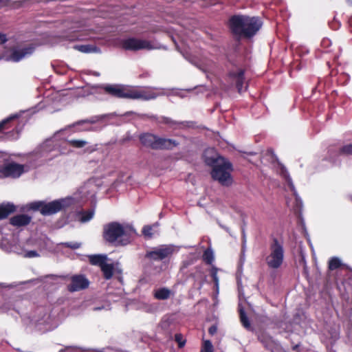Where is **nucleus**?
<instances>
[{
  "label": "nucleus",
  "instance_id": "1",
  "mask_svg": "<svg viewBox=\"0 0 352 352\" xmlns=\"http://www.w3.org/2000/svg\"><path fill=\"white\" fill-rule=\"evenodd\" d=\"M101 186L100 179L91 178L87 180L73 195L50 202L36 201L28 204L29 209L39 210L45 216H49L70 207L81 205L95 197L96 190Z\"/></svg>",
  "mask_w": 352,
  "mask_h": 352
},
{
  "label": "nucleus",
  "instance_id": "2",
  "mask_svg": "<svg viewBox=\"0 0 352 352\" xmlns=\"http://www.w3.org/2000/svg\"><path fill=\"white\" fill-rule=\"evenodd\" d=\"M104 90L117 98L143 100H153L164 94L162 89L157 88L141 89L122 85H107Z\"/></svg>",
  "mask_w": 352,
  "mask_h": 352
},
{
  "label": "nucleus",
  "instance_id": "3",
  "mask_svg": "<svg viewBox=\"0 0 352 352\" xmlns=\"http://www.w3.org/2000/svg\"><path fill=\"white\" fill-rule=\"evenodd\" d=\"M262 23L258 17L234 16L230 19V26L234 34L251 37L261 28Z\"/></svg>",
  "mask_w": 352,
  "mask_h": 352
},
{
  "label": "nucleus",
  "instance_id": "4",
  "mask_svg": "<svg viewBox=\"0 0 352 352\" xmlns=\"http://www.w3.org/2000/svg\"><path fill=\"white\" fill-rule=\"evenodd\" d=\"M65 131L66 129L58 131L52 138L46 140L38 148V154L42 157L51 159L60 154L67 153V150L63 146L61 139L62 135Z\"/></svg>",
  "mask_w": 352,
  "mask_h": 352
},
{
  "label": "nucleus",
  "instance_id": "5",
  "mask_svg": "<svg viewBox=\"0 0 352 352\" xmlns=\"http://www.w3.org/2000/svg\"><path fill=\"white\" fill-rule=\"evenodd\" d=\"M134 230L128 226H124L117 222H112L104 227V238L106 241L113 243L119 239L125 245L129 241V236Z\"/></svg>",
  "mask_w": 352,
  "mask_h": 352
},
{
  "label": "nucleus",
  "instance_id": "6",
  "mask_svg": "<svg viewBox=\"0 0 352 352\" xmlns=\"http://www.w3.org/2000/svg\"><path fill=\"white\" fill-rule=\"evenodd\" d=\"M266 263L269 267L278 269L284 260V248L283 243L274 239L270 246V254L266 257Z\"/></svg>",
  "mask_w": 352,
  "mask_h": 352
},
{
  "label": "nucleus",
  "instance_id": "7",
  "mask_svg": "<svg viewBox=\"0 0 352 352\" xmlns=\"http://www.w3.org/2000/svg\"><path fill=\"white\" fill-rule=\"evenodd\" d=\"M140 141L144 145L155 149H171L178 144L174 140L159 138L151 133L141 135Z\"/></svg>",
  "mask_w": 352,
  "mask_h": 352
},
{
  "label": "nucleus",
  "instance_id": "8",
  "mask_svg": "<svg viewBox=\"0 0 352 352\" xmlns=\"http://www.w3.org/2000/svg\"><path fill=\"white\" fill-rule=\"evenodd\" d=\"M232 164L226 160L222 164L216 165L211 171L213 179L218 181L223 186H229L232 184L231 171Z\"/></svg>",
  "mask_w": 352,
  "mask_h": 352
},
{
  "label": "nucleus",
  "instance_id": "9",
  "mask_svg": "<svg viewBox=\"0 0 352 352\" xmlns=\"http://www.w3.org/2000/svg\"><path fill=\"white\" fill-rule=\"evenodd\" d=\"M119 45L123 49L129 51H138L141 50H153L155 47L149 41L135 37H129L120 39Z\"/></svg>",
  "mask_w": 352,
  "mask_h": 352
},
{
  "label": "nucleus",
  "instance_id": "10",
  "mask_svg": "<svg viewBox=\"0 0 352 352\" xmlns=\"http://www.w3.org/2000/svg\"><path fill=\"white\" fill-rule=\"evenodd\" d=\"M175 250V248L172 245H161L148 250L146 257L154 261H160L172 255Z\"/></svg>",
  "mask_w": 352,
  "mask_h": 352
},
{
  "label": "nucleus",
  "instance_id": "11",
  "mask_svg": "<svg viewBox=\"0 0 352 352\" xmlns=\"http://www.w3.org/2000/svg\"><path fill=\"white\" fill-rule=\"evenodd\" d=\"M69 31L72 35L68 36V39L70 41H83L94 38V37L91 36L90 30L87 29L85 23L82 22H75L69 28Z\"/></svg>",
  "mask_w": 352,
  "mask_h": 352
},
{
  "label": "nucleus",
  "instance_id": "12",
  "mask_svg": "<svg viewBox=\"0 0 352 352\" xmlns=\"http://www.w3.org/2000/svg\"><path fill=\"white\" fill-rule=\"evenodd\" d=\"M24 171L23 165L16 163H9L4 166H0V178L2 177H19Z\"/></svg>",
  "mask_w": 352,
  "mask_h": 352
},
{
  "label": "nucleus",
  "instance_id": "13",
  "mask_svg": "<svg viewBox=\"0 0 352 352\" xmlns=\"http://www.w3.org/2000/svg\"><path fill=\"white\" fill-rule=\"evenodd\" d=\"M228 80L231 82L232 85L235 84L237 90L239 93H241L245 90L246 87L243 89V85L245 83L244 78V71L240 68H236L230 71L228 76Z\"/></svg>",
  "mask_w": 352,
  "mask_h": 352
},
{
  "label": "nucleus",
  "instance_id": "14",
  "mask_svg": "<svg viewBox=\"0 0 352 352\" xmlns=\"http://www.w3.org/2000/svg\"><path fill=\"white\" fill-rule=\"evenodd\" d=\"M50 319L48 316H44L39 319H31L29 317L23 319V323L30 327H34L36 329L41 331H51L54 327H48L47 320Z\"/></svg>",
  "mask_w": 352,
  "mask_h": 352
},
{
  "label": "nucleus",
  "instance_id": "15",
  "mask_svg": "<svg viewBox=\"0 0 352 352\" xmlns=\"http://www.w3.org/2000/svg\"><path fill=\"white\" fill-rule=\"evenodd\" d=\"M89 281L83 275H74L71 277V282L67 285V289L71 292L85 289L89 287Z\"/></svg>",
  "mask_w": 352,
  "mask_h": 352
},
{
  "label": "nucleus",
  "instance_id": "16",
  "mask_svg": "<svg viewBox=\"0 0 352 352\" xmlns=\"http://www.w3.org/2000/svg\"><path fill=\"white\" fill-rule=\"evenodd\" d=\"M204 161L206 164L212 168L216 165L222 164L225 158L219 156L213 148L206 149L204 154Z\"/></svg>",
  "mask_w": 352,
  "mask_h": 352
},
{
  "label": "nucleus",
  "instance_id": "17",
  "mask_svg": "<svg viewBox=\"0 0 352 352\" xmlns=\"http://www.w3.org/2000/svg\"><path fill=\"white\" fill-rule=\"evenodd\" d=\"M204 161L206 164L212 168L216 165L222 164L225 158L219 156L213 148L206 149L204 154Z\"/></svg>",
  "mask_w": 352,
  "mask_h": 352
},
{
  "label": "nucleus",
  "instance_id": "18",
  "mask_svg": "<svg viewBox=\"0 0 352 352\" xmlns=\"http://www.w3.org/2000/svg\"><path fill=\"white\" fill-rule=\"evenodd\" d=\"M34 50V47L32 45L23 48L14 49L12 51L9 59L14 62H19L23 58L31 55Z\"/></svg>",
  "mask_w": 352,
  "mask_h": 352
},
{
  "label": "nucleus",
  "instance_id": "19",
  "mask_svg": "<svg viewBox=\"0 0 352 352\" xmlns=\"http://www.w3.org/2000/svg\"><path fill=\"white\" fill-rule=\"evenodd\" d=\"M67 131V129H66ZM67 131H65L61 136L62 144L64 148L67 150V153L69 150L67 148L69 146H71L76 148H81L85 146L88 142L84 140H75V139H67L65 136Z\"/></svg>",
  "mask_w": 352,
  "mask_h": 352
},
{
  "label": "nucleus",
  "instance_id": "20",
  "mask_svg": "<svg viewBox=\"0 0 352 352\" xmlns=\"http://www.w3.org/2000/svg\"><path fill=\"white\" fill-rule=\"evenodd\" d=\"M174 295L175 293L166 287H157L153 290V297L159 300H168Z\"/></svg>",
  "mask_w": 352,
  "mask_h": 352
},
{
  "label": "nucleus",
  "instance_id": "21",
  "mask_svg": "<svg viewBox=\"0 0 352 352\" xmlns=\"http://www.w3.org/2000/svg\"><path fill=\"white\" fill-rule=\"evenodd\" d=\"M281 175H282L283 177L285 179V182H287L290 190L293 192V193L296 197V201L298 207H299L300 208L302 206V201L298 197V195H297L296 188L294 187V185L292 182V178L290 177L289 173H287V170L285 169V168H281Z\"/></svg>",
  "mask_w": 352,
  "mask_h": 352
},
{
  "label": "nucleus",
  "instance_id": "22",
  "mask_svg": "<svg viewBox=\"0 0 352 352\" xmlns=\"http://www.w3.org/2000/svg\"><path fill=\"white\" fill-rule=\"evenodd\" d=\"M10 221L12 226L21 227L29 224L31 217L27 214H18L12 217Z\"/></svg>",
  "mask_w": 352,
  "mask_h": 352
},
{
  "label": "nucleus",
  "instance_id": "23",
  "mask_svg": "<svg viewBox=\"0 0 352 352\" xmlns=\"http://www.w3.org/2000/svg\"><path fill=\"white\" fill-rule=\"evenodd\" d=\"M15 210V206L10 203L0 205V219L6 218L10 214Z\"/></svg>",
  "mask_w": 352,
  "mask_h": 352
},
{
  "label": "nucleus",
  "instance_id": "24",
  "mask_svg": "<svg viewBox=\"0 0 352 352\" xmlns=\"http://www.w3.org/2000/svg\"><path fill=\"white\" fill-rule=\"evenodd\" d=\"M89 262L94 265L101 267L107 261V256L105 254H94L89 256Z\"/></svg>",
  "mask_w": 352,
  "mask_h": 352
},
{
  "label": "nucleus",
  "instance_id": "25",
  "mask_svg": "<svg viewBox=\"0 0 352 352\" xmlns=\"http://www.w3.org/2000/svg\"><path fill=\"white\" fill-rule=\"evenodd\" d=\"M158 223H155L152 226H145L142 229L144 236L148 239L152 238L155 234L158 233Z\"/></svg>",
  "mask_w": 352,
  "mask_h": 352
},
{
  "label": "nucleus",
  "instance_id": "26",
  "mask_svg": "<svg viewBox=\"0 0 352 352\" xmlns=\"http://www.w3.org/2000/svg\"><path fill=\"white\" fill-rule=\"evenodd\" d=\"M74 49L83 53H100L99 47L94 45H75Z\"/></svg>",
  "mask_w": 352,
  "mask_h": 352
},
{
  "label": "nucleus",
  "instance_id": "27",
  "mask_svg": "<svg viewBox=\"0 0 352 352\" xmlns=\"http://www.w3.org/2000/svg\"><path fill=\"white\" fill-rule=\"evenodd\" d=\"M152 118H155L157 123H160V124L162 123V124H166L168 126H169L170 128H176L179 124V122L175 121V120H173L171 118H168V117L152 116Z\"/></svg>",
  "mask_w": 352,
  "mask_h": 352
},
{
  "label": "nucleus",
  "instance_id": "28",
  "mask_svg": "<svg viewBox=\"0 0 352 352\" xmlns=\"http://www.w3.org/2000/svg\"><path fill=\"white\" fill-rule=\"evenodd\" d=\"M173 322L174 318L173 316L165 315L162 318L159 326L163 330H168L173 324Z\"/></svg>",
  "mask_w": 352,
  "mask_h": 352
},
{
  "label": "nucleus",
  "instance_id": "29",
  "mask_svg": "<svg viewBox=\"0 0 352 352\" xmlns=\"http://www.w3.org/2000/svg\"><path fill=\"white\" fill-rule=\"evenodd\" d=\"M100 268L106 279H110L113 276L114 267L112 263L106 262Z\"/></svg>",
  "mask_w": 352,
  "mask_h": 352
},
{
  "label": "nucleus",
  "instance_id": "30",
  "mask_svg": "<svg viewBox=\"0 0 352 352\" xmlns=\"http://www.w3.org/2000/svg\"><path fill=\"white\" fill-rule=\"evenodd\" d=\"M94 215V210L91 209L88 211H84L79 214V220L82 223H86L90 221Z\"/></svg>",
  "mask_w": 352,
  "mask_h": 352
},
{
  "label": "nucleus",
  "instance_id": "31",
  "mask_svg": "<svg viewBox=\"0 0 352 352\" xmlns=\"http://www.w3.org/2000/svg\"><path fill=\"white\" fill-rule=\"evenodd\" d=\"M239 314H240V319L243 326L246 329L250 330L251 329V324L247 317L245 311L243 309L239 308Z\"/></svg>",
  "mask_w": 352,
  "mask_h": 352
},
{
  "label": "nucleus",
  "instance_id": "32",
  "mask_svg": "<svg viewBox=\"0 0 352 352\" xmlns=\"http://www.w3.org/2000/svg\"><path fill=\"white\" fill-rule=\"evenodd\" d=\"M204 261L208 264H212L214 259L213 251L208 248L204 251L203 255Z\"/></svg>",
  "mask_w": 352,
  "mask_h": 352
},
{
  "label": "nucleus",
  "instance_id": "33",
  "mask_svg": "<svg viewBox=\"0 0 352 352\" xmlns=\"http://www.w3.org/2000/svg\"><path fill=\"white\" fill-rule=\"evenodd\" d=\"M342 265L341 260L338 257H332L329 261V268L331 270H334L340 267Z\"/></svg>",
  "mask_w": 352,
  "mask_h": 352
},
{
  "label": "nucleus",
  "instance_id": "34",
  "mask_svg": "<svg viewBox=\"0 0 352 352\" xmlns=\"http://www.w3.org/2000/svg\"><path fill=\"white\" fill-rule=\"evenodd\" d=\"M142 309L146 313L153 314L157 311V306L155 303H144Z\"/></svg>",
  "mask_w": 352,
  "mask_h": 352
},
{
  "label": "nucleus",
  "instance_id": "35",
  "mask_svg": "<svg viewBox=\"0 0 352 352\" xmlns=\"http://www.w3.org/2000/svg\"><path fill=\"white\" fill-rule=\"evenodd\" d=\"M16 118H17V115L15 114V115H13V116H10L9 118L2 120L1 122H0V132H1L4 129H7L9 128V126H8V124L10 123V122L14 119H15Z\"/></svg>",
  "mask_w": 352,
  "mask_h": 352
},
{
  "label": "nucleus",
  "instance_id": "36",
  "mask_svg": "<svg viewBox=\"0 0 352 352\" xmlns=\"http://www.w3.org/2000/svg\"><path fill=\"white\" fill-rule=\"evenodd\" d=\"M218 269L216 267H212L211 269V276L212 277V279L214 282V285L216 287V290L218 292L219 291V277L217 276Z\"/></svg>",
  "mask_w": 352,
  "mask_h": 352
},
{
  "label": "nucleus",
  "instance_id": "37",
  "mask_svg": "<svg viewBox=\"0 0 352 352\" xmlns=\"http://www.w3.org/2000/svg\"><path fill=\"white\" fill-rule=\"evenodd\" d=\"M201 352H213V346L210 341H204Z\"/></svg>",
  "mask_w": 352,
  "mask_h": 352
},
{
  "label": "nucleus",
  "instance_id": "38",
  "mask_svg": "<svg viewBox=\"0 0 352 352\" xmlns=\"http://www.w3.org/2000/svg\"><path fill=\"white\" fill-rule=\"evenodd\" d=\"M175 340L178 343L179 348H182L186 344V340L184 339L182 335L180 333L175 334Z\"/></svg>",
  "mask_w": 352,
  "mask_h": 352
},
{
  "label": "nucleus",
  "instance_id": "39",
  "mask_svg": "<svg viewBox=\"0 0 352 352\" xmlns=\"http://www.w3.org/2000/svg\"><path fill=\"white\" fill-rule=\"evenodd\" d=\"M340 153L346 155H352V144L342 146Z\"/></svg>",
  "mask_w": 352,
  "mask_h": 352
},
{
  "label": "nucleus",
  "instance_id": "40",
  "mask_svg": "<svg viewBox=\"0 0 352 352\" xmlns=\"http://www.w3.org/2000/svg\"><path fill=\"white\" fill-rule=\"evenodd\" d=\"M62 245L65 247L70 248L73 250L78 249L80 247V243L78 242H67L62 243Z\"/></svg>",
  "mask_w": 352,
  "mask_h": 352
},
{
  "label": "nucleus",
  "instance_id": "41",
  "mask_svg": "<svg viewBox=\"0 0 352 352\" xmlns=\"http://www.w3.org/2000/svg\"><path fill=\"white\" fill-rule=\"evenodd\" d=\"M25 256L28 258H33L38 256V254L35 250H30L25 252Z\"/></svg>",
  "mask_w": 352,
  "mask_h": 352
},
{
  "label": "nucleus",
  "instance_id": "42",
  "mask_svg": "<svg viewBox=\"0 0 352 352\" xmlns=\"http://www.w3.org/2000/svg\"><path fill=\"white\" fill-rule=\"evenodd\" d=\"M110 309V305L109 304H107L105 305H102V306H100V307H93V311H100L102 309H106V310H108Z\"/></svg>",
  "mask_w": 352,
  "mask_h": 352
},
{
  "label": "nucleus",
  "instance_id": "43",
  "mask_svg": "<svg viewBox=\"0 0 352 352\" xmlns=\"http://www.w3.org/2000/svg\"><path fill=\"white\" fill-rule=\"evenodd\" d=\"M217 331V326L215 325H212L211 326L209 329H208V332L210 335L213 336L214 334H215Z\"/></svg>",
  "mask_w": 352,
  "mask_h": 352
},
{
  "label": "nucleus",
  "instance_id": "44",
  "mask_svg": "<svg viewBox=\"0 0 352 352\" xmlns=\"http://www.w3.org/2000/svg\"><path fill=\"white\" fill-rule=\"evenodd\" d=\"M195 64H196V65H197L199 68H200V69H201V70H202V71H204V72H208V71H209V69H208V67L207 66L204 65H202V64H201V65H198V64H197V63H195Z\"/></svg>",
  "mask_w": 352,
  "mask_h": 352
},
{
  "label": "nucleus",
  "instance_id": "45",
  "mask_svg": "<svg viewBox=\"0 0 352 352\" xmlns=\"http://www.w3.org/2000/svg\"><path fill=\"white\" fill-rule=\"evenodd\" d=\"M7 41L6 36L3 34H0V45L4 43Z\"/></svg>",
  "mask_w": 352,
  "mask_h": 352
},
{
  "label": "nucleus",
  "instance_id": "46",
  "mask_svg": "<svg viewBox=\"0 0 352 352\" xmlns=\"http://www.w3.org/2000/svg\"><path fill=\"white\" fill-rule=\"evenodd\" d=\"M329 43L330 41L329 39H324L322 41V44L326 46L329 45Z\"/></svg>",
  "mask_w": 352,
  "mask_h": 352
},
{
  "label": "nucleus",
  "instance_id": "47",
  "mask_svg": "<svg viewBox=\"0 0 352 352\" xmlns=\"http://www.w3.org/2000/svg\"><path fill=\"white\" fill-rule=\"evenodd\" d=\"M87 122H88L87 120H82V121L78 122L77 124H80L87 123Z\"/></svg>",
  "mask_w": 352,
  "mask_h": 352
},
{
  "label": "nucleus",
  "instance_id": "48",
  "mask_svg": "<svg viewBox=\"0 0 352 352\" xmlns=\"http://www.w3.org/2000/svg\"><path fill=\"white\" fill-rule=\"evenodd\" d=\"M3 4V0H0V7Z\"/></svg>",
  "mask_w": 352,
  "mask_h": 352
}]
</instances>
